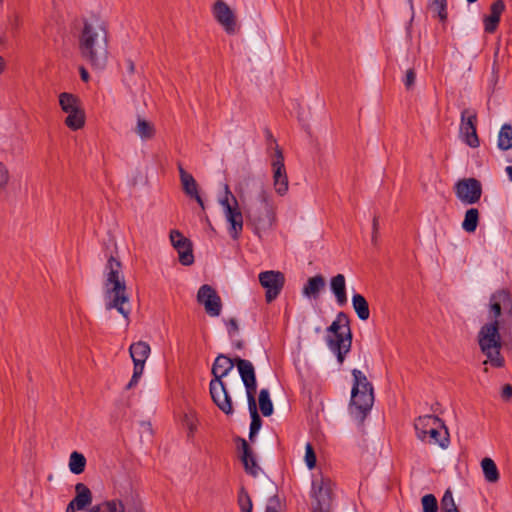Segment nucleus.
<instances>
[{
    "mask_svg": "<svg viewBox=\"0 0 512 512\" xmlns=\"http://www.w3.org/2000/svg\"><path fill=\"white\" fill-rule=\"evenodd\" d=\"M59 105L63 112L67 114H71L72 112H75V110L82 108L80 99L68 92H63L59 95Z\"/></svg>",
    "mask_w": 512,
    "mask_h": 512,
    "instance_id": "28",
    "label": "nucleus"
},
{
    "mask_svg": "<svg viewBox=\"0 0 512 512\" xmlns=\"http://www.w3.org/2000/svg\"><path fill=\"white\" fill-rule=\"evenodd\" d=\"M497 147L502 151H507L512 148V125L504 124L500 128L497 138Z\"/></svg>",
    "mask_w": 512,
    "mask_h": 512,
    "instance_id": "30",
    "label": "nucleus"
},
{
    "mask_svg": "<svg viewBox=\"0 0 512 512\" xmlns=\"http://www.w3.org/2000/svg\"><path fill=\"white\" fill-rule=\"evenodd\" d=\"M65 124L68 128L74 131L81 129L85 124L84 110L82 108H79L75 110V112L68 114V116L65 119Z\"/></svg>",
    "mask_w": 512,
    "mask_h": 512,
    "instance_id": "33",
    "label": "nucleus"
},
{
    "mask_svg": "<svg viewBox=\"0 0 512 512\" xmlns=\"http://www.w3.org/2000/svg\"><path fill=\"white\" fill-rule=\"evenodd\" d=\"M238 504L240 506L241 512H252V500L244 488H242L239 492Z\"/></svg>",
    "mask_w": 512,
    "mask_h": 512,
    "instance_id": "37",
    "label": "nucleus"
},
{
    "mask_svg": "<svg viewBox=\"0 0 512 512\" xmlns=\"http://www.w3.org/2000/svg\"><path fill=\"white\" fill-rule=\"evenodd\" d=\"M189 428H190L191 431H193V425L192 424L189 426Z\"/></svg>",
    "mask_w": 512,
    "mask_h": 512,
    "instance_id": "56",
    "label": "nucleus"
},
{
    "mask_svg": "<svg viewBox=\"0 0 512 512\" xmlns=\"http://www.w3.org/2000/svg\"><path fill=\"white\" fill-rule=\"evenodd\" d=\"M170 240L173 247L178 252L180 263L185 266L193 264L194 255L191 241L184 237L178 230H172L170 232Z\"/></svg>",
    "mask_w": 512,
    "mask_h": 512,
    "instance_id": "19",
    "label": "nucleus"
},
{
    "mask_svg": "<svg viewBox=\"0 0 512 512\" xmlns=\"http://www.w3.org/2000/svg\"><path fill=\"white\" fill-rule=\"evenodd\" d=\"M310 512H333L332 482L320 477L312 482Z\"/></svg>",
    "mask_w": 512,
    "mask_h": 512,
    "instance_id": "11",
    "label": "nucleus"
},
{
    "mask_svg": "<svg viewBox=\"0 0 512 512\" xmlns=\"http://www.w3.org/2000/svg\"><path fill=\"white\" fill-rule=\"evenodd\" d=\"M305 461L309 469L314 468L316 465V455L310 443L306 445Z\"/></svg>",
    "mask_w": 512,
    "mask_h": 512,
    "instance_id": "40",
    "label": "nucleus"
},
{
    "mask_svg": "<svg viewBox=\"0 0 512 512\" xmlns=\"http://www.w3.org/2000/svg\"><path fill=\"white\" fill-rule=\"evenodd\" d=\"M129 512H144L142 508H134L133 510H130Z\"/></svg>",
    "mask_w": 512,
    "mask_h": 512,
    "instance_id": "54",
    "label": "nucleus"
},
{
    "mask_svg": "<svg viewBox=\"0 0 512 512\" xmlns=\"http://www.w3.org/2000/svg\"><path fill=\"white\" fill-rule=\"evenodd\" d=\"M481 468L485 480L488 483H497L500 479V473L493 459L485 457L481 460Z\"/></svg>",
    "mask_w": 512,
    "mask_h": 512,
    "instance_id": "27",
    "label": "nucleus"
},
{
    "mask_svg": "<svg viewBox=\"0 0 512 512\" xmlns=\"http://www.w3.org/2000/svg\"><path fill=\"white\" fill-rule=\"evenodd\" d=\"M330 289L335 296L336 302L339 306H344L347 303L346 293V279L343 274H337L330 279Z\"/></svg>",
    "mask_w": 512,
    "mask_h": 512,
    "instance_id": "22",
    "label": "nucleus"
},
{
    "mask_svg": "<svg viewBox=\"0 0 512 512\" xmlns=\"http://www.w3.org/2000/svg\"><path fill=\"white\" fill-rule=\"evenodd\" d=\"M240 377L246 389L248 409L251 416L250 424V440L258 433L261 428L262 420L258 414L257 403H256V392H257V380L252 369L245 363L240 365Z\"/></svg>",
    "mask_w": 512,
    "mask_h": 512,
    "instance_id": "9",
    "label": "nucleus"
},
{
    "mask_svg": "<svg viewBox=\"0 0 512 512\" xmlns=\"http://www.w3.org/2000/svg\"><path fill=\"white\" fill-rule=\"evenodd\" d=\"M281 504L276 496L270 497L265 512H280Z\"/></svg>",
    "mask_w": 512,
    "mask_h": 512,
    "instance_id": "43",
    "label": "nucleus"
},
{
    "mask_svg": "<svg viewBox=\"0 0 512 512\" xmlns=\"http://www.w3.org/2000/svg\"><path fill=\"white\" fill-rule=\"evenodd\" d=\"M234 346L237 348V349H242L244 347V342L242 340H238L234 343Z\"/></svg>",
    "mask_w": 512,
    "mask_h": 512,
    "instance_id": "52",
    "label": "nucleus"
},
{
    "mask_svg": "<svg viewBox=\"0 0 512 512\" xmlns=\"http://www.w3.org/2000/svg\"><path fill=\"white\" fill-rule=\"evenodd\" d=\"M416 80V73L413 68H410L406 71V75L404 78V85L407 90H410L413 88Z\"/></svg>",
    "mask_w": 512,
    "mask_h": 512,
    "instance_id": "42",
    "label": "nucleus"
},
{
    "mask_svg": "<svg viewBox=\"0 0 512 512\" xmlns=\"http://www.w3.org/2000/svg\"><path fill=\"white\" fill-rule=\"evenodd\" d=\"M179 175H180V181L182 185V189L184 193L197 201L199 206L202 208V210L205 209L204 202L199 194L198 191V184L196 180L194 179L193 175L188 173L181 164L178 165Z\"/></svg>",
    "mask_w": 512,
    "mask_h": 512,
    "instance_id": "20",
    "label": "nucleus"
},
{
    "mask_svg": "<svg viewBox=\"0 0 512 512\" xmlns=\"http://www.w3.org/2000/svg\"><path fill=\"white\" fill-rule=\"evenodd\" d=\"M414 427L421 441L427 440L428 443L438 444L441 448L449 445V433L439 417L420 416L415 420Z\"/></svg>",
    "mask_w": 512,
    "mask_h": 512,
    "instance_id": "8",
    "label": "nucleus"
},
{
    "mask_svg": "<svg viewBox=\"0 0 512 512\" xmlns=\"http://www.w3.org/2000/svg\"><path fill=\"white\" fill-rule=\"evenodd\" d=\"M501 397L504 400H509L510 398H512V386L510 384H506L503 386Z\"/></svg>",
    "mask_w": 512,
    "mask_h": 512,
    "instance_id": "45",
    "label": "nucleus"
},
{
    "mask_svg": "<svg viewBox=\"0 0 512 512\" xmlns=\"http://www.w3.org/2000/svg\"><path fill=\"white\" fill-rule=\"evenodd\" d=\"M10 179L9 170L5 164L0 162V190L4 189Z\"/></svg>",
    "mask_w": 512,
    "mask_h": 512,
    "instance_id": "41",
    "label": "nucleus"
},
{
    "mask_svg": "<svg viewBox=\"0 0 512 512\" xmlns=\"http://www.w3.org/2000/svg\"><path fill=\"white\" fill-rule=\"evenodd\" d=\"M325 284V278L320 274L310 277L303 286L302 294L307 298L317 299Z\"/></svg>",
    "mask_w": 512,
    "mask_h": 512,
    "instance_id": "24",
    "label": "nucleus"
},
{
    "mask_svg": "<svg viewBox=\"0 0 512 512\" xmlns=\"http://www.w3.org/2000/svg\"><path fill=\"white\" fill-rule=\"evenodd\" d=\"M125 64H126V69H127L128 75L129 76L134 75V73H135V64H134V62L131 59H126L125 60Z\"/></svg>",
    "mask_w": 512,
    "mask_h": 512,
    "instance_id": "46",
    "label": "nucleus"
},
{
    "mask_svg": "<svg viewBox=\"0 0 512 512\" xmlns=\"http://www.w3.org/2000/svg\"><path fill=\"white\" fill-rule=\"evenodd\" d=\"M228 334L234 336L239 331V326L235 318H231L226 322Z\"/></svg>",
    "mask_w": 512,
    "mask_h": 512,
    "instance_id": "44",
    "label": "nucleus"
},
{
    "mask_svg": "<svg viewBox=\"0 0 512 512\" xmlns=\"http://www.w3.org/2000/svg\"><path fill=\"white\" fill-rule=\"evenodd\" d=\"M351 413L363 420L374 403L373 386L358 369L352 370Z\"/></svg>",
    "mask_w": 512,
    "mask_h": 512,
    "instance_id": "7",
    "label": "nucleus"
},
{
    "mask_svg": "<svg viewBox=\"0 0 512 512\" xmlns=\"http://www.w3.org/2000/svg\"><path fill=\"white\" fill-rule=\"evenodd\" d=\"M79 71H80V76H81L82 81L88 82L89 78H90L88 71L83 66H81L79 68Z\"/></svg>",
    "mask_w": 512,
    "mask_h": 512,
    "instance_id": "47",
    "label": "nucleus"
},
{
    "mask_svg": "<svg viewBox=\"0 0 512 512\" xmlns=\"http://www.w3.org/2000/svg\"><path fill=\"white\" fill-rule=\"evenodd\" d=\"M225 196L219 200L223 208L224 216L229 224V234L234 239H239L243 231V213L236 197L231 193L228 184L224 185Z\"/></svg>",
    "mask_w": 512,
    "mask_h": 512,
    "instance_id": "10",
    "label": "nucleus"
},
{
    "mask_svg": "<svg viewBox=\"0 0 512 512\" xmlns=\"http://www.w3.org/2000/svg\"><path fill=\"white\" fill-rule=\"evenodd\" d=\"M327 332V345L336 354L339 364H342L352 344L348 315L344 312H339L335 320L327 328Z\"/></svg>",
    "mask_w": 512,
    "mask_h": 512,
    "instance_id": "6",
    "label": "nucleus"
},
{
    "mask_svg": "<svg viewBox=\"0 0 512 512\" xmlns=\"http://www.w3.org/2000/svg\"><path fill=\"white\" fill-rule=\"evenodd\" d=\"M479 223V211L476 208H470L466 211L464 220L462 222V229L467 233L476 231Z\"/></svg>",
    "mask_w": 512,
    "mask_h": 512,
    "instance_id": "32",
    "label": "nucleus"
},
{
    "mask_svg": "<svg viewBox=\"0 0 512 512\" xmlns=\"http://www.w3.org/2000/svg\"><path fill=\"white\" fill-rule=\"evenodd\" d=\"M505 171L509 177V180L512 181V166H507Z\"/></svg>",
    "mask_w": 512,
    "mask_h": 512,
    "instance_id": "51",
    "label": "nucleus"
},
{
    "mask_svg": "<svg viewBox=\"0 0 512 512\" xmlns=\"http://www.w3.org/2000/svg\"><path fill=\"white\" fill-rule=\"evenodd\" d=\"M377 237H378V233H374V232L372 231V239H371V240H372V243H373V244H376V243H377Z\"/></svg>",
    "mask_w": 512,
    "mask_h": 512,
    "instance_id": "53",
    "label": "nucleus"
},
{
    "mask_svg": "<svg viewBox=\"0 0 512 512\" xmlns=\"http://www.w3.org/2000/svg\"><path fill=\"white\" fill-rule=\"evenodd\" d=\"M212 14L228 35H234L240 30L236 13L225 1H215L212 6Z\"/></svg>",
    "mask_w": 512,
    "mask_h": 512,
    "instance_id": "13",
    "label": "nucleus"
},
{
    "mask_svg": "<svg viewBox=\"0 0 512 512\" xmlns=\"http://www.w3.org/2000/svg\"><path fill=\"white\" fill-rule=\"evenodd\" d=\"M240 449L242 450L241 461L244 465L245 471L252 476H257L259 466L245 439H241Z\"/></svg>",
    "mask_w": 512,
    "mask_h": 512,
    "instance_id": "23",
    "label": "nucleus"
},
{
    "mask_svg": "<svg viewBox=\"0 0 512 512\" xmlns=\"http://www.w3.org/2000/svg\"><path fill=\"white\" fill-rule=\"evenodd\" d=\"M6 66V62L4 58L0 55V74L4 71Z\"/></svg>",
    "mask_w": 512,
    "mask_h": 512,
    "instance_id": "50",
    "label": "nucleus"
},
{
    "mask_svg": "<svg viewBox=\"0 0 512 512\" xmlns=\"http://www.w3.org/2000/svg\"><path fill=\"white\" fill-rule=\"evenodd\" d=\"M256 195L251 198L245 209L248 225H251L255 234L270 230L276 223V206L272 196L263 184H255Z\"/></svg>",
    "mask_w": 512,
    "mask_h": 512,
    "instance_id": "5",
    "label": "nucleus"
},
{
    "mask_svg": "<svg viewBox=\"0 0 512 512\" xmlns=\"http://www.w3.org/2000/svg\"><path fill=\"white\" fill-rule=\"evenodd\" d=\"M489 318L491 321L484 324L478 332V344L487 357L484 364L490 363L501 368L505 360L500 352L503 341L499 330L502 329L504 336H512V296L509 291L498 290L490 296Z\"/></svg>",
    "mask_w": 512,
    "mask_h": 512,
    "instance_id": "1",
    "label": "nucleus"
},
{
    "mask_svg": "<svg viewBox=\"0 0 512 512\" xmlns=\"http://www.w3.org/2000/svg\"><path fill=\"white\" fill-rule=\"evenodd\" d=\"M81 57L93 68L102 70L108 60V30L99 18L86 19L78 36Z\"/></svg>",
    "mask_w": 512,
    "mask_h": 512,
    "instance_id": "2",
    "label": "nucleus"
},
{
    "mask_svg": "<svg viewBox=\"0 0 512 512\" xmlns=\"http://www.w3.org/2000/svg\"><path fill=\"white\" fill-rule=\"evenodd\" d=\"M259 282L266 290L265 298L268 303L274 301L285 284V276L280 271H264L259 274Z\"/></svg>",
    "mask_w": 512,
    "mask_h": 512,
    "instance_id": "17",
    "label": "nucleus"
},
{
    "mask_svg": "<svg viewBox=\"0 0 512 512\" xmlns=\"http://www.w3.org/2000/svg\"><path fill=\"white\" fill-rule=\"evenodd\" d=\"M430 8L437 13L439 20L445 23L447 20V1L446 0H433Z\"/></svg>",
    "mask_w": 512,
    "mask_h": 512,
    "instance_id": "36",
    "label": "nucleus"
},
{
    "mask_svg": "<svg viewBox=\"0 0 512 512\" xmlns=\"http://www.w3.org/2000/svg\"><path fill=\"white\" fill-rule=\"evenodd\" d=\"M423 512H437L438 502L433 494H426L421 499Z\"/></svg>",
    "mask_w": 512,
    "mask_h": 512,
    "instance_id": "38",
    "label": "nucleus"
},
{
    "mask_svg": "<svg viewBox=\"0 0 512 512\" xmlns=\"http://www.w3.org/2000/svg\"><path fill=\"white\" fill-rule=\"evenodd\" d=\"M86 466V458L79 452H72L69 458V469L74 474H80Z\"/></svg>",
    "mask_w": 512,
    "mask_h": 512,
    "instance_id": "35",
    "label": "nucleus"
},
{
    "mask_svg": "<svg viewBox=\"0 0 512 512\" xmlns=\"http://www.w3.org/2000/svg\"><path fill=\"white\" fill-rule=\"evenodd\" d=\"M134 132L143 141H147V140H151L155 137L156 128H155V125L151 121H149L141 116H138L136 126L134 128Z\"/></svg>",
    "mask_w": 512,
    "mask_h": 512,
    "instance_id": "25",
    "label": "nucleus"
},
{
    "mask_svg": "<svg viewBox=\"0 0 512 512\" xmlns=\"http://www.w3.org/2000/svg\"><path fill=\"white\" fill-rule=\"evenodd\" d=\"M271 168L274 190L279 196H285L289 190V181L283 152L278 145L275 147Z\"/></svg>",
    "mask_w": 512,
    "mask_h": 512,
    "instance_id": "15",
    "label": "nucleus"
},
{
    "mask_svg": "<svg viewBox=\"0 0 512 512\" xmlns=\"http://www.w3.org/2000/svg\"><path fill=\"white\" fill-rule=\"evenodd\" d=\"M505 10L503 0H495L490 6V14L484 17V30L487 33H494L499 25L502 13Z\"/></svg>",
    "mask_w": 512,
    "mask_h": 512,
    "instance_id": "21",
    "label": "nucleus"
},
{
    "mask_svg": "<svg viewBox=\"0 0 512 512\" xmlns=\"http://www.w3.org/2000/svg\"><path fill=\"white\" fill-rule=\"evenodd\" d=\"M197 301L204 306L206 313L211 317H217L222 310V300L217 291L208 284L202 285L197 293Z\"/></svg>",
    "mask_w": 512,
    "mask_h": 512,
    "instance_id": "18",
    "label": "nucleus"
},
{
    "mask_svg": "<svg viewBox=\"0 0 512 512\" xmlns=\"http://www.w3.org/2000/svg\"><path fill=\"white\" fill-rule=\"evenodd\" d=\"M459 134L462 141L471 148H477L480 140L477 134V113L466 108L461 112Z\"/></svg>",
    "mask_w": 512,
    "mask_h": 512,
    "instance_id": "14",
    "label": "nucleus"
},
{
    "mask_svg": "<svg viewBox=\"0 0 512 512\" xmlns=\"http://www.w3.org/2000/svg\"><path fill=\"white\" fill-rule=\"evenodd\" d=\"M457 507L452 495L451 490H446L444 493L441 502H440V509L442 512H448L449 510H452L453 508Z\"/></svg>",
    "mask_w": 512,
    "mask_h": 512,
    "instance_id": "39",
    "label": "nucleus"
},
{
    "mask_svg": "<svg viewBox=\"0 0 512 512\" xmlns=\"http://www.w3.org/2000/svg\"><path fill=\"white\" fill-rule=\"evenodd\" d=\"M77 509L74 499H72L66 507V512H75Z\"/></svg>",
    "mask_w": 512,
    "mask_h": 512,
    "instance_id": "49",
    "label": "nucleus"
},
{
    "mask_svg": "<svg viewBox=\"0 0 512 512\" xmlns=\"http://www.w3.org/2000/svg\"><path fill=\"white\" fill-rule=\"evenodd\" d=\"M372 231L374 233H378L379 231V219L377 216H374L373 218V221H372Z\"/></svg>",
    "mask_w": 512,
    "mask_h": 512,
    "instance_id": "48",
    "label": "nucleus"
},
{
    "mask_svg": "<svg viewBox=\"0 0 512 512\" xmlns=\"http://www.w3.org/2000/svg\"><path fill=\"white\" fill-rule=\"evenodd\" d=\"M259 409L263 416L268 417L273 413V404L268 389H261L258 396Z\"/></svg>",
    "mask_w": 512,
    "mask_h": 512,
    "instance_id": "34",
    "label": "nucleus"
},
{
    "mask_svg": "<svg viewBox=\"0 0 512 512\" xmlns=\"http://www.w3.org/2000/svg\"><path fill=\"white\" fill-rule=\"evenodd\" d=\"M88 512H125V507L121 500L113 499L93 506Z\"/></svg>",
    "mask_w": 512,
    "mask_h": 512,
    "instance_id": "31",
    "label": "nucleus"
},
{
    "mask_svg": "<svg viewBox=\"0 0 512 512\" xmlns=\"http://www.w3.org/2000/svg\"><path fill=\"white\" fill-rule=\"evenodd\" d=\"M76 496L73 498L78 510L85 509L92 502V493L83 483H77L75 486Z\"/></svg>",
    "mask_w": 512,
    "mask_h": 512,
    "instance_id": "26",
    "label": "nucleus"
},
{
    "mask_svg": "<svg viewBox=\"0 0 512 512\" xmlns=\"http://www.w3.org/2000/svg\"><path fill=\"white\" fill-rule=\"evenodd\" d=\"M469 3H474L476 2L477 0H467Z\"/></svg>",
    "mask_w": 512,
    "mask_h": 512,
    "instance_id": "55",
    "label": "nucleus"
},
{
    "mask_svg": "<svg viewBox=\"0 0 512 512\" xmlns=\"http://www.w3.org/2000/svg\"><path fill=\"white\" fill-rule=\"evenodd\" d=\"M457 198L465 205L476 204L482 196V186L476 178L459 180L454 187Z\"/></svg>",
    "mask_w": 512,
    "mask_h": 512,
    "instance_id": "16",
    "label": "nucleus"
},
{
    "mask_svg": "<svg viewBox=\"0 0 512 512\" xmlns=\"http://www.w3.org/2000/svg\"><path fill=\"white\" fill-rule=\"evenodd\" d=\"M103 293L105 308L116 309L128 322L131 313L129 295L122 272V264L114 256L107 260L104 270Z\"/></svg>",
    "mask_w": 512,
    "mask_h": 512,
    "instance_id": "3",
    "label": "nucleus"
},
{
    "mask_svg": "<svg viewBox=\"0 0 512 512\" xmlns=\"http://www.w3.org/2000/svg\"><path fill=\"white\" fill-rule=\"evenodd\" d=\"M241 363H245L250 367L256 376L253 364L249 360L240 357L230 358L224 354H219L212 365L211 373L213 379L209 384L210 395L215 405L226 415L233 414L234 409L231 396L222 379L230 373L235 365L240 373L239 367Z\"/></svg>",
    "mask_w": 512,
    "mask_h": 512,
    "instance_id": "4",
    "label": "nucleus"
},
{
    "mask_svg": "<svg viewBox=\"0 0 512 512\" xmlns=\"http://www.w3.org/2000/svg\"><path fill=\"white\" fill-rule=\"evenodd\" d=\"M151 352L150 345L144 341H138L132 343L129 347V353L133 361V375L129 383L126 385V389L130 390L135 385H137L139 379L141 378L144 366L147 358L149 357Z\"/></svg>",
    "mask_w": 512,
    "mask_h": 512,
    "instance_id": "12",
    "label": "nucleus"
},
{
    "mask_svg": "<svg viewBox=\"0 0 512 512\" xmlns=\"http://www.w3.org/2000/svg\"><path fill=\"white\" fill-rule=\"evenodd\" d=\"M352 306L360 320L366 321L370 316L369 304L361 294H354Z\"/></svg>",
    "mask_w": 512,
    "mask_h": 512,
    "instance_id": "29",
    "label": "nucleus"
}]
</instances>
